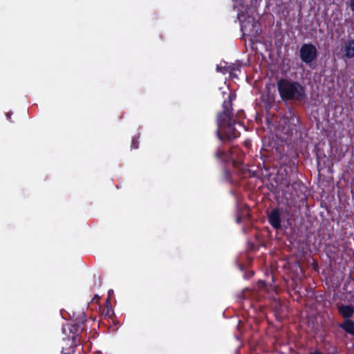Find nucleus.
Listing matches in <instances>:
<instances>
[{
    "label": "nucleus",
    "mask_w": 354,
    "mask_h": 354,
    "mask_svg": "<svg viewBox=\"0 0 354 354\" xmlns=\"http://www.w3.org/2000/svg\"><path fill=\"white\" fill-rule=\"evenodd\" d=\"M235 98L236 95L230 93L227 100H225L223 102V111L217 114L218 129L216 134L222 142L232 140L240 136V132L234 127L236 122L232 113V101Z\"/></svg>",
    "instance_id": "1"
},
{
    "label": "nucleus",
    "mask_w": 354,
    "mask_h": 354,
    "mask_svg": "<svg viewBox=\"0 0 354 354\" xmlns=\"http://www.w3.org/2000/svg\"><path fill=\"white\" fill-rule=\"evenodd\" d=\"M281 99L284 101H301L306 96L304 88L297 82L281 78L277 82Z\"/></svg>",
    "instance_id": "2"
},
{
    "label": "nucleus",
    "mask_w": 354,
    "mask_h": 354,
    "mask_svg": "<svg viewBox=\"0 0 354 354\" xmlns=\"http://www.w3.org/2000/svg\"><path fill=\"white\" fill-rule=\"evenodd\" d=\"M284 171L286 176L281 178L280 185L285 187L287 191L290 187H292L295 192L297 189L300 191L306 189L305 185L299 180L297 171L295 169L290 168V174L288 173L286 169H284Z\"/></svg>",
    "instance_id": "3"
},
{
    "label": "nucleus",
    "mask_w": 354,
    "mask_h": 354,
    "mask_svg": "<svg viewBox=\"0 0 354 354\" xmlns=\"http://www.w3.org/2000/svg\"><path fill=\"white\" fill-rule=\"evenodd\" d=\"M318 57V51L316 46L312 43L304 44L299 49V57L306 64L310 66Z\"/></svg>",
    "instance_id": "4"
},
{
    "label": "nucleus",
    "mask_w": 354,
    "mask_h": 354,
    "mask_svg": "<svg viewBox=\"0 0 354 354\" xmlns=\"http://www.w3.org/2000/svg\"><path fill=\"white\" fill-rule=\"evenodd\" d=\"M268 220L270 225L275 230L281 228V212L279 208H274L268 214Z\"/></svg>",
    "instance_id": "5"
},
{
    "label": "nucleus",
    "mask_w": 354,
    "mask_h": 354,
    "mask_svg": "<svg viewBox=\"0 0 354 354\" xmlns=\"http://www.w3.org/2000/svg\"><path fill=\"white\" fill-rule=\"evenodd\" d=\"M84 324V322H82L81 323H76L74 324H68L66 327L63 328V331L64 333H66V330H68L70 333H72V335H68V337L74 340L76 338V337H77L80 335V333L83 330Z\"/></svg>",
    "instance_id": "6"
},
{
    "label": "nucleus",
    "mask_w": 354,
    "mask_h": 354,
    "mask_svg": "<svg viewBox=\"0 0 354 354\" xmlns=\"http://www.w3.org/2000/svg\"><path fill=\"white\" fill-rule=\"evenodd\" d=\"M337 312L342 317L346 319H351L354 315V306L351 304H341L337 306Z\"/></svg>",
    "instance_id": "7"
},
{
    "label": "nucleus",
    "mask_w": 354,
    "mask_h": 354,
    "mask_svg": "<svg viewBox=\"0 0 354 354\" xmlns=\"http://www.w3.org/2000/svg\"><path fill=\"white\" fill-rule=\"evenodd\" d=\"M343 53V57L344 59H352L354 57V39H348L344 42Z\"/></svg>",
    "instance_id": "8"
},
{
    "label": "nucleus",
    "mask_w": 354,
    "mask_h": 354,
    "mask_svg": "<svg viewBox=\"0 0 354 354\" xmlns=\"http://www.w3.org/2000/svg\"><path fill=\"white\" fill-rule=\"evenodd\" d=\"M288 120V129L286 132L287 135H292L293 133V131H297V126L300 122V119L298 116H297L295 114H291L289 118H287Z\"/></svg>",
    "instance_id": "9"
},
{
    "label": "nucleus",
    "mask_w": 354,
    "mask_h": 354,
    "mask_svg": "<svg viewBox=\"0 0 354 354\" xmlns=\"http://www.w3.org/2000/svg\"><path fill=\"white\" fill-rule=\"evenodd\" d=\"M339 327L346 333L354 335V321L352 319L344 320V322L339 324Z\"/></svg>",
    "instance_id": "10"
},
{
    "label": "nucleus",
    "mask_w": 354,
    "mask_h": 354,
    "mask_svg": "<svg viewBox=\"0 0 354 354\" xmlns=\"http://www.w3.org/2000/svg\"><path fill=\"white\" fill-rule=\"evenodd\" d=\"M215 157L219 160L227 161L228 158V155L225 150H223L221 147H218L215 153Z\"/></svg>",
    "instance_id": "11"
},
{
    "label": "nucleus",
    "mask_w": 354,
    "mask_h": 354,
    "mask_svg": "<svg viewBox=\"0 0 354 354\" xmlns=\"http://www.w3.org/2000/svg\"><path fill=\"white\" fill-rule=\"evenodd\" d=\"M110 303H106V306L102 308L101 310L102 316L104 318L111 317L113 314V310L111 306L109 305Z\"/></svg>",
    "instance_id": "12"
},
{
    "label": "nucleus",
    "mask_w": 354,
    "mask_h": 354,
    "mask_svg": "<svg viewBox=\"0 0 354 354\" xmlns=\"http://www.w3.org/2000/svg\"><path fill=\"white\" fill-rule=\"evenodd\" d=\"M139 136H135L131 139V149H137L139 147Z\"/></svg>",
    "instance_id": "13"
},
{
    "label": "nucleus",
    "mask_w": 354,
    "mask_h": 354,
    "mask_svg": "<svg viewBox=\"0 0 354 354\" xmlns=\"http://www.w3.org/2000/svg\"><path fill=\"white\" fill-rule=\"evenodd\" d=\"M232 70H233L232 66H228L226 68V67H222V66H217V71L219 72H221L223 74H225L227 72L231 73Z\"/></svg>",
    "instance_id": "14"
},
{
    "label": "nucleus",
    "mask_w": 354,
    "mask_h": 354,
    "mask_svg": "<svg viewBox=\"0 0 354 354\" xmlns=\"http://www.w3.org/2000/svg\"><path fill=\"white\" fill-rule=\"evenodd\" d=\"M113 294V290H109V292H108V297H107V299L106 300V303H110L111 297L112 296Z\"/></svg>",
    "instance_id": "15"
},
{
    "label": "nucleus",
    "mask_w": 354,
    "mask_h": 354,
    "mask_svg": "<svg viewBox=\"0 0 354 354\" xmlns=\"http://www.w3.org/2000/svg\"><path fill=\"white\" fill-rule=\"evenodd\" d=\"M242 218H243V216L241 214H238L236 215V221L237 223H241V221H242Z\"/></svg>",
    "instance_id": "16"
},
{
    "label": "nucleus",
    "mask_w": 354,
    "mask_h": 354,
    "mask_svg": "<svg viewBox=\"0 0 354 354\" xmlns=\"http://www.w3.org/2000/svg\"><path fill=\"white\" fill-rule=\"evenodd\" d=\"M248 176H251V175H250V171L249 169H244V170H243V171H242V174H243V175H245H245H247V174H248Z\"/></svg>",
    "instance_id": "17"
},
{
    "label": "nucleus",
    "mask_w": 354,
    "mask_h": 354,
    "mask_svg": "<svg viewBox=\"0 0 354 354\" xmlns=\"http://www.w3.org/2000/svg\"><path fill=\"white\" fill-rule=\"evenodd\" d=\"M271 106H272V103H271V102H268V101L266 102V109L267 110H268L269 109H270V108H271Z\"/></svg>",
    "instance_id": "18"
},
{
    "label": "nucleus",
    "mask_w": 354,
    "mask_h": 354,
    "mask_svg": "<svg viewBox=\"0 0 354 354\" xmlns=\"http://www.w3.org/2000/svg\"><path fill=\"white\" fill-rule=\"evenodd\" d=\"M12 114V113L11 111H9L6 113L7 119L9 120L10 122H12V120H11Z\"/></svg>",
    "instance_id": "19"
},
{
    "label": "nucleus",
    "mask_w": 354,
    "mask_h": 354,
    "mask_svg": "<svg viewBox=\"0 0 354 354\" xmlns=\"http://www.w3.org/2000/svg\"><path fill=\"white\" fill-rule=\"evenodd\" d=\"M351 10L354 12V0H351Z\"/></svg>",
    "instance_id": "20"
},
{
    "label": "nucleus",
    "mask_w": 354,
    "mask_h": 354,
    "mask_svg": "<svg viewBox=\"0 0 354 354\" xmlns=\"http://www.w3.org/2000/svg\"><path fill=\"white\" fill-rule=\"evenodd\" d=\"M309 354H323L322 352H320L318 350H316L315 351L310 352Z\"/></svg>",
    "instance_id": "21"
},
{
    "label": "nucleus",
    "mask_w": 354,
    "mask_h": 354,
    "mask_svg": "<svg viewBox=\"0 0 354 354\" xmlns=\"http://www.w3.org/2000/svg\"><path fill=\"white\" fill-rule=\"evenodd\" d=\"M238 164H239V162H238L237 161H233V166H234V167H237V165H238Z\"/></svg>",
    "instance_id": "22"
},
{
    "label": "nucleus",
    "mask_w": 354,
    "mask_h": 354,
    "mask_svg": "<svg viewBox=\"0 0 354 354\" xmlns=\"http://www.w3.org/2000/svg\"><path fill=\"white\" fill-rule=\"evenodd\" d=\"M348 282H353L354 283V280L351 278V276L348 277Z\"/></svg>",
    "instance_id": "23"
},
{
    "label": "nucleus",
    "mask_w": 354,
    "mask_h": 354,
    "mask_svg": "<svg viewBox=\"0 0 354 354\" xmlns=\"http://www.w3.org/2000/svg\"><path fill=\"white\" fill-rule=\"evenodd\" d=\"M95 299H97V300L100 299V297H99L98 295H96L94 297V298L93 299V300H95Z\"/></svg>",
    "instance_id": "24"
},
{
    "label": "nucleus",
    "mask_w": 354,
    "mask_h": 354,
    "mask_svg": "<svg viewBox=\"0 0 354 354\" xmlns=\"http://www.w3.org/2000/svg\"><path fill=\"white\" fill-rule=\"evenodd\" d=\"M290 194L294 196H298L297 193L294 194L293 192H291Z\"/></svg>",
    "instance_id": "25"
}]
</instances>
